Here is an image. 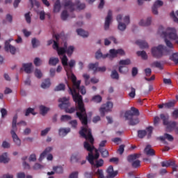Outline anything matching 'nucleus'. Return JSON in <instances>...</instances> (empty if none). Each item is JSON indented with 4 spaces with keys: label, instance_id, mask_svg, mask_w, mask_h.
Here are the masks:
<instances>
[{
    "label": "nucleus",
    "instance_id": "obj_1",
    "mask_svg": "<svg viewBox=\"0 0 178 178\" xmlns=\"http://www.w3.org/2000/svg\"><path fill=\"white\" fill-rule=\"evenodd\" d=\"M79 134L83 138H85L87 141L83 143V147L86 151H88V156L86 158L90 165L94 164V161L99 158V148L95 149L94 146V137L91 132V129L88 127H82L79 131ZM90 143L89 144L88 142Z\"/></svg>",
    "mask_w": 178,
    "mask_h": 178
},
{
    "label": "nucleus",
    "instance_id": "obj_2",
    "mask_svg": "<svg viewBox=\"0 0 178 178\" xmlns=\"http://www.w3.org/2000/svg\"><path fill=\"white\" fill-rule=\"evenodd\" d=\"M72 88L70 86L68 87L70 90V94H71V95L72 96L74 102L77 104L76 108L79 111H80V112H78L76 114L79 118H81V117L83 116L81 114H86V106L84 104V102H83V96L79 94L76 90H80V85L81 84V81H75L74 82H72Z\"/></svg>",
    "mask_w": 178,
    "mask_h": 178
},
{
    "label": "nucleus",
    "instance_id": "obj_3",
    "mask_svg": "<svg viewBox=\"0 0 178 178\" xmlns=\"http://www.w3.org/2000/svg\"><path fill=\"white\" fill-rule=\"evenodd\" d=\"M161 35L164 38V41L168 49L171 51L170 54H172L175 47L173 46V43H172L170 40H168V38H170V40H178V35L176 32V29L175 28H168L166 31L162 32Z\"/></svg>",
    "mask_w": 178,
    "mask_h": 178
},
{
    "label": "nucleus",
    "instance_id": "obj_4",
    "mask_svg": "<svg viewBox=\"0 0 178 178\" xmlns=\"http://www.w3.org/2000/svg\"><path fill=\"white\" fill-rule=\"evenodd\" d=\"M138 116H140V111L136 107H131L124 113L125 120H129V126H136L140 123Z\"/></svg>",
    "mask_w": 178,
    "mask_h": 178
},
{
    "label": "nucleus",
    "instance_id": "obj_5",
    "mask_svg": "<svg viewBox=\"0 0 178 178\" xmlns=\"http://www.w3.org/2000/svg\"><path fill=\"white\" fill-rule=\"evenodd\" d=\"M118 55H125L124 50L122 49H111L109 50V54H102V52H101V50H98L95 54V58L96 59H106V58H108L110 60H113L115 58L118 56Z\"/></svg>",
    "mask_w": 178,
    "mask_h": 178
},
{
    "label": "nucleus",
    "instance_id": "obj_6",
    "mask_svg": "<svg viewBox=\"0 0 178 178\" xmlns=\"http://www.w3.org/2000/svg\"><path fill=\"white\" fill-rule=\"evenodd\" d=\"M171 51L172 50H169L168 47L163 44L154 47L151 49L152 55L155 59H161L163 56H168V55H170Z\"/></svg>",
    "mask_w": 178,
    "mask_h": 178
},
{
    "label": "nucleus",
    "instance_id": "obj_7",
    "mask_svg": "<svg viewBox=\"0 0 178 178\" xmlns=\"http://www.w3.org/2000/svg\"><path fill=\"white\" fill-rule=\"evenodd\" d=\"M75 107H71L70 108H65V111L66 112V113H74V112H76V118H78V119H79L81 124H83V126H85V127H88V116L87 115V111L86 110L85 108V114L84 113H82V116L80 118V117H79V115H77L78 112H80V110L77 109V103L75 102Z\"/></svg>",
    "mask_w": 178,
    "mask_h": 178
},
{
    "label": "nucleus",
    "instance_id": "obj_8",
    "mask_svg": "<svg viewBox=\"0 0 178 178\" xmlns=\"http://www.w3.org/2000/svg\"><path fill=\"white\" fill-rule=\"evenodd\" d=\"M160 118L163 120V124L166 126V131L172 133V131L176 129L177 122H176V121H169V115L161 114Z\"/></svg>",
    "mask_w": 178,
    "mask_h": 178
},
{
    "label": "nucleus",
    "instance_id": "obj_9",
    "mask_svg": "<svg viewBox=\"0 0 178 178\" xmlns=\"http://www.w3.org/2000/svg\"><path fill=\"white\" fill-rule=\"evenodd\" d=\"M17 123V114H16L13 117V123H12V130L10 131V134L15 144L17 145V147H20V145H22V140H20V138H19V136H17V134H16V131H17V127L16 126Z\"/></svg>",
    "mask_w": 178,
    "mask_h": 178
},
{
    "label": "nucleus",
    "instance_id": "obj_10",
    "mask_svg": "<svg viewBox=\"0 0 178 178\" xmlns=\"http://www.w3.org/2000/svg\"><path fill=\"white\" fill-rule=\"evenodd\" d=\"M123 17L122 15H118L117 16V22H118V30L120 31H124L126 30L127 24H130V16L127 15L123 18V22H122V19Z\"/></svg>",
    "mask_w": 178,
    "mask_h": 178
},
{
    "label": "nucleus",
    "instance_id": "obj_11",
    "mask_svg": "<svg viewBox=\"0 0 178 178\" xmlns=\"http://www.w3.org/2000/svg\"><path fill=\"white\" fill-rule=\"evenodd\" d=\"M112 108H113V103H112V102H107L106 104H103L99 108L101 116H105V113L106 112H111V111H112Z\"/></svg>",
    "mask_w": 178,
    "mask_h": 178
},
{
    "label": "nucleus",
    "instance_id": "obj_12",
    "mask_svg": "<svg viewBox=\"0 0 178 178\" xmlns=\"http://www.w3.org/2000/svg\"><path fill=\"white\" fill-rule=\"evenodd\" d=\"M58 102H60L58 105L60 109H65V108H69V106H70V102H69V98L67 97L60 98Z\"/></svg>",
    "mask_w": 178,
    "mask_h": 178
},
{
    "label": "nucleus",
    "instance_id": "obj_13",
    "mask_svg": "<svg viewBox=\"0 0 178 178\" xmlns=\"http://www.w3.org/2000/svg\"><path fill=\"white\" fill-rule=\"evenodd\" d=\"M67 60V56H66V55H63V58H61V63L63 66H64V69L66 72L67 76H69V73H72V68L69 67Z\"/></svg>",
    "mask_w": 178,
    "mask_h": 178
},
{
    "label": "nucleus",
    "instance_id": "obj_14",
    "mask_svg": "<svg viewBox=\"0 0 178 178\" xmlns=\"http://www.w3.org/2000/svg\"><path fill=\"white\" fill-rule=\"evenodd\" d=\"M4 49L6 52H10L12 55H15V54H16V47L10 44V40H7L5 42Z\"/></svg>",
    "mask_w": 178,
    "mask_h": 178
},
{
    "label": "nucleus",
    "instance_id": "obj_15",
    "mask_svg": "<svg viewBox=\"0 0 178 178\" xmlns=\"http://www.w3.org/2000/svg\"><path fill=\"white\" fill-rule=\"evenodd\" d=\"M163 6V1L161 0H157L154 2L152 10L153 15H158V8H161V6Z\"/></svg>",
    "mask_w": 178,
    "mask_h": 178
},
{
    "label": "nucleus",
    "instance_id": "obj_16",
    "mask_svg": "<svg viewBox=\"0 0 178 178\" xmlns=\"http://www.w3.org/2000/svg\"><path fill=\"white\" fill-rule=\"evenodd\" d=\"M107 176L106 178H115L118 176V171L113 170V166L109 165L106 170Z\"/></svg>",
    "mask_w": 178,
    "mask_h": 178
},
{
    "label": "nucleus",
    "instance_id": "obj_17",
    "mask_svg": "<svg viewBox=\"0 0 178 178\" xmlns=\"http://www.w3.org/2000/svg\"><path fill=\"white\" fill-rule=\"evenodd\" d=\"M157 138L158 140H160V141H162L163 144H168V142H166L165 140H168V141H173V140H175L173 136L169 134H164L163 136H159Z\"/></svg>",
    "mask_w": 178,
    "mask_h": 178
},
{
    "label": "nucleus",
    "instance_id": "obj_18",
    "mask_svg": "<svg viewBox=\"0 0 178 178\" xmlns=\"http://www.w3.org/2000/svg\"><path fill=\"white\" fill-rule=\"evenodd\" d=\"M112 20V10H108L107 17H106V21L104 24V29L108 30L109 26L111 24V21Z\"/></svg>",
    "mask_w": 178,
    "mask_h": 178
},
{
    "label": "nucleus",
    "instance_id": "obj_19",
    "mask_svg": "<svg viewBox=\"0 0 178 178\" xmlns=\"http://www.w3.org/2000/svg\"><path fill=\"white\" fill-rule=\"evenodd\" d=\"M76 5L72 1H66L64 3L65 9H68L70 12H74Z\"/></svg>",
    "mask_w": 178,
    "mask_h": 178
},
{
    "label": "nucleus",
    "instance_id": "obj_20",
    "mask_svg": "<svg viewBox=\"0 0 178 178\" xmlns=\"http://www.w3.org/2000/svg\"><path fill=\"white\" fill-rule=\"evenodd\" d=\"M144 152L148 156H154L155 155V150L151 148V145H147L144 149Z\"/></svg>",
    "mask_w": 178,
    "mask_h": 178
},
{
    "label": "nucleus",
    "instance_id": "obj_21",
    "mask_svg": "<svg viewBox=\"0 0 178 178\" xmlns=\"http://www.w3.org/2000/svg\"><path fill=\"white\" fill-rule=\"evenodd\" d=\"M22 67L24 69V71L25 73H27L28 74H30L31 73V69L33 67V63H24L22 65Z\"/></svg>",
    "mask_w": 178,
    "mask_h": 178
},
{
    "label": "nucleus",
    "instance_id": "obj_22",
    "mask_svg": "<svg viewBox=\"0 0 178 178\" xmlns=\"http://www.w3.org/2000/svg\"><path fill=\"white\" fill-rule=\"evenodd\" d=\"M52 149H53L52 147H47L42 152V153H41L40 158H39V161H42V159H44L45 158V156H47V155H48V154H49V152H51V151H52Z\"/></svg>",
    "mask_w": 178,
    "mask_h": 178
},
{
    "label": "nucleus",
    "instance_id": "obj_23",
    "mask_svg": "<svg viewBox=\"0 0 178 178\" xmlns=\"http://www.w3.org/2000/svg\"><path fill=\"white\" fill-rule=\"evenodd\" d=\"M70 133V128H60L58 130V134L60 137H65V136H67Z\"/></svg>",
    "mask_w": 178,
    "mask_h": 178
},
{
    "label": "nucleus",
    "instance_id": "obj_24",
    "mask_svg": "<svg viewBox=\"0 0 178 178\" xmlns=\"http://www.w3.org/2000/svg\"><path fill=\"white\" fill-rule=\"evenodd\" d=\"M141 156L140 154H130L127 156V161L129 163L134 162L136 159H138Z\"/></svg>",
    "mask_w": 178,
    "mask_h": 178
},
{
    "label": "nucleus",
    "instance_id": "obj_25",
    "mask_svg": "<svg viewBox=\"0 0 178 178\" xmlns=\"http://www.w3.org/2000/svg\"><path fill=\"white\" fill-rule=\"evenodd\" d=\"M60 8H62V6H60V0H56L54 5V13H58V12H60Z\"/></svg>",
    "mask_w": 178,
    "mask_h": 178
},
{
    "label": "nucleus",
    "instance_id": "obj_26",
    "mask_svg": "<svg viewBox=\"0 0 178 178\" xmlns=\"http://www.w3.org/2000/svg\"><path fill=\"white\" fill-rule=\"evenodd\" d=\"M162 168H169V166H173L175 165V161L173 160H168L164 161L161 163Z\"/></svg>",
    "mask_w": 178,
    "mask_h": 178
},
{
    "label": "nucleus",
    "instance_id": "obj_27",
    "mask_svg": "<svg viewBox=\"0 0 178 178\" xmlns=\"http://www.w3.org/2000/svg\"><path fill=\"white\" fill-rule=\"evenodd\" d=\"M93 168H102L104 166V160L102 159H100L99 160H96L95 163L93 160V164H91Z\"/></svg>",
    "mask_w": 178,
    "mask_h": 178
},
{
    "label": "nucleus",
    "instance_id": "obj_28",
    "mask_svg": "<svg viewBox=\"0 0 178 178\" xmlns=\"http://www.w3.org/2000/svg\"><path fill=\"white\" fill-rule=\"evenodd\" d=\"M67 49V43L65 42L63 47H59L58 49L56 50L59 56H60V55H65V54H66Z\"/></svg>",
    "mask_w": 178,
    "mask_h": 178
},
{
    "label": "nucleus",
    "instance_id": "obj_29",
    "mask_svg": "<svg viewBox=\"0 0 178 178\" xmlns=\"http://www.w3.org/2000/svg\"><path fill=\"white\" fill-rule=\"evenodd\" d=\"M136 44L140 47L141 49H144L145 48H148V43L144 40H137Z\"/></svg>",
    "mask_w": 178,
    "mask_h": 178
},
{
    "label": "nucleus",
    "instance_id": "obj_30",
    "mask_svg": "<svg viewBox=\"0 0 178 178\" xmlns=\"http://www.w3.org/2000/svg\"><path fill=\"white\" fill-rule=\"evenodd\" d=\"M152 20V18L151 17H147L145 22L144 19L140 20L139 22V25L143 26H149L151 24Z\"/></svg>",
    "mask_w": 178,
    "mask_h": 178
},
{
    "label": "nucleus",
    "instance_id": "obj_31",
    "mask_svg": "<svg viewBox=\"0 0 178 178\" xmlns=\"http://www.w3.org/2000/svg\"><path fill=\"white\" fill-rule=\"evenodd\" d=\"M98 66H99V63L98 62L95 63H90L88 65V69L93 70L94 73H97V71L98 70Z\"/></svg>",
    "mask_w": 178,
    "mask_h": 178
},
{
    "label": "nucleus",
    "instance_id": "obj_32",
    "mask_svg": "<svg viewBox=\"0 0 178 178\" xmlns=\"http://www.w3.org/2000/svg\"><path fill=\"white\" fill-rule=\"evenodd\" d=\"M91 101L95 104H101L102 102V97L99 95H96L92 97Z\"/></svg>",
    "mask_w": 178,
    "mask_h": 178
},
{
    "label": "nucleus",
    "instance_id": "obj_33",
    "mask_svg": "<svg viewBox=\"0 0 178 178\" xmlns=\"http://www.w3.org/2000/svg\"><path fill=\"white\" fill-rule=\"evenodd\" d=\"M76 33L78 35H81V37H83V38L88 37V32L83 30L82 29H76Z\"/></svg>",
    "mask_w": 178,
    "mask_h": 178
},
{
    "label": "nucleus",
    "instance_id": "obj_34",
    "mask_svg": "<svg viewBox=\"0 0 178 178\" xmlns=\"http://www.w3.org/2000/svg\"><path fill=\"white\" fill-rule=\"evenodd\" d=\"M9 158H8V153H3L0 156V163H8Z\"/></svg>",
    "mask_w": 178,
    "mask_h": 178
},
{
    "label": "nucleus",
    "instance_id": "obj_35",
    "mask_svg": "<svg viewBox=\"0 0 178 178\" xmlns=\"http://www.w3.org/2000/svg\"><path fill=\"white\" fill-rule=\"evenodd\" d=\"M99 152L102 158H108V156H109V152L105 148H99Z\"/></svg>",
    "mask_w": 178,
    "mask_h": 178
},
{
    "label": "nucleus",
    "instance_id": "obj_36",
    "mask_svg": "<svg viewBox=\"0 0 178 178\" xmlns=\"http://www.w3.org/2000/svg\"><path fill=\"white\" fill-rule=\"evenodd\" d=\"M58 63H59L58 58H54V57L50 58L49 60V65H50L51 66H56Z\"/></svg>",
    "mask_w": 178,
    "mask_h": 178
},
{
    "label": "nucleus",
    "instance_id": "obj_37",
    "mask_svg": "<svg viewBox=\"0 0 178 178\" xmlns=\"http://www.w3.org/2000/svg\"><path fill=\"white\" fill-rule=\"evenodd\" d=\"M51 86V80L49 79H47L44 80V82L42 83L41 87L42 88H49Z\"/></svg>",
    "mask_w": 178,
    "mask_h": 178
},
{
    "label": "nucleus",
    "instance_id": "obj_38",
    "mask_svg": "<svg viewBox=\"0 0 178 178\" xmlns=\"http://www.w3.org/2000/svg\"><path fill=\"white\" fill-rule=\"evenodd\" d=\"M175 105H176V101L172 100L167 103H164V108H166L167 109H170V108H173Z\"/></svg>",
    "mask_w": 178,
    "mask_h": 178
},
{
    "label": "nucleus",
    "instance_id": "obj_39",
    "mask_svg": "<svg viewBox=\"0 0 178 178\" xmlns=\"http://www.w3.org/2000/svg\"><path fill=\"white\" fill-rule=\"evenodd\" d=\"M136 54L138 56H141L142 59H148V56L147 55V52H145V51H138Z\"/></svg>",
    "mask_w": 178,
    "mask_h": 178
},
{
    "label": "nucleus",
    "instance_id": "obj_40",
    "mask_svg": "<svg viewBox=\"0 0 178 178\" xmlns=\"http://www.w3.org/2000/svg\"><path fill=\"white\" fill-rule=\"evenodd\" d=\"M74 51V47L70 46V47H67V49H66L65 53H67V55L68 56H72Z\"/></svg>",
    "mask_w": 178,
    "mask_h": 178
},
{
    "label": "nucleus",
    "instance_id": "obj_41",
    "mask_svg": "<svg viewBox=\"0 0 178 178\" xmlns=\"http://www.w3.org/2000/svg\"><path fill=\"white\" fill-rule=\"evenodd\" d=\"M119 73H121V74H126L129 72V68L124 66H120L119 67Z\"/></svg>",
    "mask_w": 178,
    "mask_h": 178
},
{
    "label": "nucleus",
    "instance_id": "obj_42",
    "mask_svg": "<svg viewBox=\"0 0 178 178\" xmlns=\"http://www.w3.org/2000/svg\"><path fill=\"white\" fill-rule=\"evenodd\" d=\"M111 77L114 80H119V73H118L116 70H114L111 72Z\"/></svg>",
    "mask_w": 178,
    "mask_h": 178
},
{
    "label": "nucleus",
    "instance_id": "obj_43",
    "mask_svg": "<svg viewBox=\"0 0 178 178\" xmlns=\"http://www.w3.org/2000/svg\"><path fill=\"white\" fill-rule=\"evenodd\" d=\"M60 17H61V19L63 21L67 20V18L69 17V13H67V10H64L61 13Z\"/></svg>",
    "mask_w": 178,
    "mask_h": 178
},
{
    "label": "nucleus",
    "instance_id": "obj_44",
    "mask_svg": "<svg viewBox=\"0 0 178 178\" xmlns=\"http://www.w3.org/2000/svg\"><path fill=\"white\" fill-rule=\"evenodd\" d=\"M170 60H172L175 63H176L178 60V52L174 53L170 56Z\"/></svg>",
    "mask_w": 178,
    "mask_h": 178
},
{
    "label": "nucleus",
    "instance_id": "obj_45",
    "mask_svg": "<svg viewBox=\"0 0 178 178\" xmlns=\"http://www.w3.org/2000/svg\"><path fill=\"white\" fill-rule=\"evenodd\" d=\"M65 88L66 86H65V84L60 83L55 88L54 91H65Z\"/></svg>",
    "mask_w": 178,
    "mask_h": 178
},
{
    "label": "nucleus",
    "instance_id": "obj_46",
    "mask_svg": "<svg viewBox=\"0 0 178 178\" xmlns=\"http://www.w3.org/2000/svg\"><path fill=\"white\" fill-rule=\"evenodd\" d=\"M152 66L153 67H157V69H160V70H162L163 67H162V64H161V62L159 61H154L152 64Z\"/></svg>",
    "mask_w": 178,
    "mask_h": 178
},
{
    "label": "nucleus",
    "instance_id": "obj_47",
    "mask_svg": "<svg viewBox=\"0 0 178 178\" xmlns=\"http://www.w3.org/2000/svg\"><path fill=\"white\" fill-rule=\"evenodd\" d=\"M145 136H147V131H145V130H138V137L139 138H144Z\"/></svg>",
    "mask_w": 178,
    "mask_h": 178
},
{
    "label": "nucleus",
    "instance_id": "obj_48",
    "mask_svg": "<svg viewBox=\"0 0 178 178\" xmlns=\"http://www.w3.org/2000/svg\"><path fill=\"white\" fill-rule=\"evenodd\" d=\"M33 48H37L40 45V40H36L35 38H33L31 40Z\"/></svg>",
    "mask_w": 178,
    "mask_h": 178
},
{
    "label": "nucleus",
    "instance_id": "obj_49",
    "mask_svg": "<svg viewBox=\"0 0 178 178\" xmlns=\"http://www.w3.org/2000/svg\"><path fill=\"white\" fill-rule=\"evenodd\" d=\"M40 111L41 112V115L44 116V115H46V113L49 111V108L45 107L44 106H40Z\"/></svg>",
    "mask_w": 178,
    "mask_h": 178
},
{
    "label": "nucleus",
    "instance_id": "obj_50",
    "mask_svg": "<svg viewBox=\"0 0 178 178\" xmlns=\"http://www.w3.org/2000/svg\"><path fill=\"white\" fill-rule=\"evenodd\" d=\"M141 166V161L140 160H135L132 162V168L137 169V168H140Z\"/></svg>",
    "mask_w": 178,
    "mask_h": 178
},
{
    "label": "nucleus",
    "instance_id": "obj_51",
    "mask_svg": "<svg viewBox=\"0 0 178 178\" xmlns=\"http://www.w3.org/2000/svg\"><path fill=\"white\" fill-rule=\"evenodd\" d=\"M68 79H71L72 83L74 81H77V77L74 76V74H73V71L71 70V72H69V76H67Z\"/></svg>",
    "mask_w": 178,
    "mask_h": 178
},
{
    "label": "nucleus",
    "instance_id": "obj_52",
    "mask_svg": "<svg viewBox=\"0 0 178 178\" xmlns=\"http://www.w3.org/2000/svg\"><path fill=\"white\" fill-rule=\"evenodd\" d=\"M53 170H54L56 173H58V174L63 173V168H62V166L54 167Z\"/></svg>",
    "mask_w": 178,
    "mask_h": 178
},
{
    "label": "nucleus",
    "instance_id": "obj_53",
    "mask_svg": "<svg viewBox=\"0 0 178 178\" xmlns=\"http://www.w3.org/2000/svg\"><path fill=\"white\" fill-rule=\"evenodd\" d=\"M30 113H31L32 115H37V113L34 112V108H28L25 112V116H29Z\"/></svg>",
    "mask_w": 178,
    "mask_h": 178
},
{
    "label": "nucleus",
    "instance_id": "obj_54",
    "mask_svg": "<svg viewBox=\"0 0 178 178\" xmlns=\"http://www.w3.org/2000/svg\"><path fill=\"white\" fill-rule=\"evenodd\" d=\"M72 120V116L68 115H63L60 118L61 122H67V120Z\"/></svg>",
    "mask_w": 178,
    "mask_h": 178
},
{
    "label": "nucleus",
    "instance_id": "obj_55",
    "mask_svg": "<svg viewBox=\"0 0 178 178\" xmlns=\"http://www.w3.org/2000/svg\"><path fill=\"white\" fill-rule=\"evenodd\" d=\"M130 63H131V61L129 58H127L125 60H120L119 62V65H130Z\"/></svg>",
    "mask_w": 178,
    "mask_h": 178
},
{
    "label": "nucleus",
    "instance_id": "obj_56",
    "mask_svg": "<svg viewBox=\"0 0 178 178\" xmlns=\"http://www.w3.org/2000/svg\"><path fill=\"white\" fill-rule=\"evenodd\" d=\"M35 76L37 79H41V77H42V72H41V70L36 69L35 70Z\"/></svg>",
    "mask_w": 178,
    "mask_h": 178
},
{
    "label": "nucleus",
    "instance_id": "obj_57",
    "mask_svg": "<svg viewBox=\"0 0 178 178\" xmlns=\"http://www.w3.org/2000/svg\"><path fill=\"white\" fill-rule=\"evenodd\" d=\"M29 2L31 3V8H33L34 5L37 6V8H40V2L37 0H29Z\"/></svg>",
    "mask_w": 178,
    "mask_h": 178
},
{
    "label": "nucleus",
    "instance_id": "obj_58",
    "mask_svg": "<svg viewBox=\"0 0 178 178\" xmlns=\"http://www.w3.org/2000/svg\"><path fill=\"white\" fill-rule=\"evenodd\" d=\"M83 77L85 80V84L86 86H88L90 84V76L87 74H84L83 75Z\"/></svg>",
    "mask_w": 178,
    "mask_h": 178
},
{
    "label": "nucleus",
    "instance_id": "obj_59",
    "mask_svg": "<svg viewBox=\"0 0 178 178\" xmlns=\"http://www.w3.org/2000/svg\"><path fill=\"white\" fill-rule=\"evenodd\" d=\"M95 174L99 176V178H105V176L104 175V170L102 169H98Z\"/></svg>",
    "mask_w": 178,
    "mask_h": 178
},
{
    "label": "nucleus",
    "instance_id": "obj_60",
    "mask_svg": "<svg viewBox=\"0 0 178 178\" xmlns=\"http://www.w3.org/2000/svg\"><path fill=\"white\" fill-rule=\"evenodd\" d=\"M130 98H134L136 97V88L131 87V92L129 93Z\"/></svg>",
    "mask_w": 178,
    "mask_h": 178
},
{
    "label": "nucleus",
    "instance_id": "obj_61",
    "mask_svg": "<svg viewBox=\"0 0 178 178\" xmlns=\"http://www.w3.org/2000/svg\"><path fill=\"white\" fill-rule=\"evenodd\" d=\"M25 20L26 22L30 24L31 23V17L30 16V12L25 14Z\"/></svg>",
    "mask_w": 178,
    "mask_h": 178
},
{
    "label": "nucleus",
    "instance_id": "obj_62",
    "mask_svg": "<svg viewBox=\"0 0 178 178\" xmlns=\"http://www.w3.org/2000/svg\"><path fill=\"white\" fill-rule=\"evenodd\" d=\"M146 130L147 131V138H150L152 135V130H154V128L152 127H148Z\"/></svg>",
    "mask_w": 178,
    "mask_h": 178
},
{
    "label": "nucleus",
    "instance_id": "obj_63",
    "mask_svg": "<svg viewBox=\"0 0 178 178\" xmlns=\"http://www.w3.org/2000/svg\"><path fill=\"white\" fill-rule=\"evenodd\" d=\"M41 59L38 57H36L33 60V63L35 66H41Z\"/></svg>",
    "mask_w": 178,
    "mask_h": 178
},
{
    "label": "nucleus",
    "instance_id": "obj_64",
    "mask_svg": "<svg viewBox=\"0 0 178 178\" xmlns=\"http://www.w3.org/2000/svg\"><path fill=\"white\" fill-rule=\"evenodd\" d=\"M172 117L174 118V119H178V109L174 110L172 113Z\"/></svg>",
    "mask_w": 178,
    "mask_h": 178
}]
</instances>
